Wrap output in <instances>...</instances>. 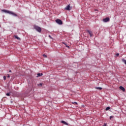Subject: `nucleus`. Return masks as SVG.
Instances as JSON below:
<instances>
[{
  "label": "nucleus",
  "mask_w": 126,
  "mask_h": 126,
  "mask_svg": "<svg viewBox=\"0 0 126 126\" xmlns=\"http://www.w3.org/2000/svg\"><path fill=\"white\" fill-rule=\"evenodd\" d=\"M2 11L3 12H4L5 13H8V14H10V15H12L13 16H15V17H17L18 15L15 13L11 11H9L5 9L2 10Z\"/></svg>",
  "instance_id": "f257e3e1"
},
{
  "label": "nucleus",
  "mask_w": 126,
  "mask_h": 126,
  "mask_svg": "<svg viewBox=\"0 0 126 126\" xmlns=\"http://www.w3.org/2000/svg\"><path fill=\"white\" fill-rule=\"evenodd\" d=\"M34 29H35L36 31H37L39 33H41V32H42V29L41 28V27L38 26H34Z\"/></svg>",
  "instance_id": "f03ea898"
},
{
  "label": "nucleus",
  "mask_w": 126,
  "mask_h": 126,
  "mask_svg": "<svg viewBox=\"0 0 126 126\" xmlns=\"http://www.w3.org/2000/svg\"><path fill=\"white\" fill-rule=\"evenodd\" d=\"M55 21L56 23H57V24H59V25H62L63 24V21H62V20L57 19Z\"/></svg>",
  "instance_id": "7ed1b4c3"
},
{
  "label": "nucleus",
  "mask_w": 126,
  "mask_h": 126,
  "mask_svg": "<svg viewBox=\"0 0 126 126\" xmlns=\"http://www.w3.org/2000/svg\"><path fill=\"white\" fill-rule=\"evenodd\" d=\"M103 22H109L110 21V18L107 17L103 19Z\"/></svg>",
  "instance_id": "20e7f679"
},
{
  "label": "nucleus",
  "mask_w": 126,
  "mask_h": 126,
  "mask_svg": "<svg viewBox=\"0 0 126 126\" xmlns=\"http://www.w3.org/2000/svg\"><path fill=\"white\" fill-rule=\"evenodd\" d=\"M87 32H88L89 34H90V37H92L93 36V33L91 32V31L87 30Z\"/></svg>",
  "instance_id": "39448f33"
},
{
  "label": "nucleus",
  "mask_w": 126,
  "mask_h": 126,
  "mask_svg": "<svg viewBox=\"0 0 126 126\" xmlns=\"http://www.w3.org/2000/svg\"><path fill=\"white\" fill-rule=\"evenodd\" d=\"M65 9H66V10H70V9H71L70 8V5L69 4L67 5L66 7L65 8Z\"/></svg>",
  "instance_id": "423d86ee"
},
{
  "label": "nucleus",
  "mask_w": 126,
  "mask_h": 126,
  "mask_svg": "<svg viewBox=\"0 0 126 126\" xmlns=\"http://www.w3.org/2000/svg\"><path fill=\"white\" fill-rule=\"evenodd\" d=\"M120 89H121V90H122V91H123V92H125V91H126V89H125V88L123 86H120L119 87Z\"/></svg>",
  "instance_id": "0eeeda50"
},
{
  "label": "nucleus",
  "mask_w": 126,
  "mask_h": 126,
  "mask_svg": "<svg viewBox=\"0 0 126 126\" xmlns=\"http://www.w3.org/2000/svg\"><path fill=\"white\" fill-rule=\"evenodd\" d=\"M62 124H63L64 125H65L66 126H68V123L65 122L64 121H61Z\"/></svg>",
  "instance_id": "6e6552de"
},
{
  "label": "nucleus",
  "mask_w": 126,
  "mask_h": 126,
  "mask_svg": "<svg viewBox=\"0 0 126 126\" xmlns=\"http://www.w3.org/2000/svg\"><path fill=\"white\" fill-rule=\"evenodd\" d=\"M14 38H15V39H17V40H18L19 41H20L21 40L20 37H19L18 36H17V35H14Z\"/></svg>",
  "instance_id": "1a4fd4ad"
},
{
  "label": "nucleus",
  "mask_w": 126,
  "mask_h": 126,
  "mask_svg": "<svg viewBox=\"0 0 126 126\" xmlns=\"http://www.w3.org/2000/svg\"><path fill=\"white\" fill-rule=\"evenodd\" d=\"M42 75H43V73H37V77H39L40 76H42Z\"/></svg>",
  "instance_id": "9d476101"
},
{
  "label": "nucleus",
  "mask_w": 126,
  "mask_h": 126,
  "mask_svg": "<svg viewBox=\"0 0 126 126\" xmlns=\"http://www.w3.org/2000/svg\"><path fill=\"white\" fill-rule=\"evenodd\" d=\"M95 89H98L99 90H102V88L101 87H95Z\"/></svg>",
  "instance_id": "9b49d317"
},
{
  "label": "nucleus",
  "mask_w": 126,
  "mask_h": 126,
  "mask_svg": "<svg viewBox=\"0 0 126 126\" xmlns=\"http://www.w3.org/2000/svg\"><path fill=\"white\" fill-rule=\"evenodd\" d=\"M110 109H111V107H107L106 108L105 110L106 111H109V110H110Z\"/></svg>",
  "instance_id": "f8f14e48"
},
{
  "label": "nucleus",
  "mask_w": 126,
  "mask_h": 126,
  "mask_svg": "<svg viewBox=\"0 0 126 126\" xmlns=\"http://www.w3.org/2000/svg\"><path fill=\"white\" fill-rule=\"evenodd\" d=\"M6 96H10V93H8L6 94Z\"/></svg>",
  "instance_id": "ddd939ff"
},
{
  "label": "nucleus",
  "mask_w": 126,
  "mask_h": 126,
  "mask_svg": "<svg viewBox=\"0 0 126 126\" xmlns=\"http://www.w3.org/2000/svg\"><path fill=\"white\" fill-rule=\"evenodd\" d=\"M3 78L4 80H5L6 79V77L5 76H4L3 77Z\"/></svg>",
  "instance_id": "4468645a"
},
{
  "label": "nucleus",
  "mask_w": 126,
  "mask_h": 126,
  "mask_svg": "<svg viewBox=\"0 0 126 126\" xmlns=\"http://www.w3.org/2000/svg\"><path fill=\"white\" fill-rule=\"evenodd\" d=\"M43 57H44V58H47V55H46V54H43Z\"/></svg>",
  "instance_id": "2eb2a0df"
},
{
  "label": "nucleus",
  "mask_w": 126,
  "mask_h": 126,
  "mask_svg": "<svg viewBox=\"0 0 126 126\" xmlns=\"http://www.w3.org/2000/svg\"><path fill=\"white\" fill-rule=\"evenodd\" d=\"M48 37H49V38H50V39H53V37H52V36H51V35H48Z\"/></svg>",
  "instance_id": "dca6fc26"
},
{
  "label": "nucleus",
  "mask_w": 126,
  "mask_h": 126,
  "mask_svg": "<svg viewBox=\"0 0 126 126\" xmlns=\"http://www.w3.org/2000/svg\"><path fill=\"white\" fill-rule=\"evenodd\" d=\"M114 118V116H110V120H112Z\"/></svg>",
  "instance_id": "f3484780"
},
{
  "label": "nucleus",
  "mask_w": 126,
  "mask_h": 126,
  "mask_svg": "<svg viewBox=\"0 0 126 126\" xmlns=\"http://www.w3.org/2000/svg\"><path fill=\"white\" fill-rule=\"evenodd\" d=\"M38 86H42V85H43V84L42 83H40L39 85H38Z\"/></svg>",
  "instance_id": "a211bd4d"
},
{
  "label": "nucleus",
  "mask_w": 126,
  "mask_h": 126,
  "mask_svg": "<svg viewBox=\"0 0 126 126\" xmlns=\"http://www.w3.org/2000/svg\"><path fill=\"white\" fill-rule=\"evenodd\" d=\"M65 46L67 47V48H69V46L68 45H67L66 44H65Z\"/></svg>",
  "instance_id": "6ab92c4d"
},
{
  "label": "nucleus",
  "mask_w": 126,
  "mask_h": 126,
  "mask_svg": "<svg viewBox=\"0 0 126 126\" xmlns=\"http://www.w3.org/2000/svg\"><path fill=\"white\" fill-rule=\"evenodd\" d=\"M7 77L8 78H9L10 77V76L9 75V74H8V75H7Z\"/></svg>",
  "instance_id": "aec40b11"
},
{
  "label": "nucleus",
  "mask_w": 126,
  "mask_h": 126,
  "mask_svg": "<svg viewBox=\"0 0 126 126\" xmlns=\"http://www.w3.org/2000/svg\"><path fill=\"white\" fill-rule=\"evenodd\" d=\"M72 104H76L77 105V103L76 102H72Z\"/></svg>",
  "instance_id": "412c9836"
},
{
  "label": "nucleus",
  "mask_w": 126,
  "mask_h": 126,
  "mask_svg": "<svg viewBox=\"0 0 126 126\" xmlns=\"http://www.w3.org/2000/svg\"><path fill=\"white\" fill-rule=\"evenodd\" d=\"M119 55H120V54H119V53H117V54H116V56H119Z\"/></svg>",
  "instance_id": "4be33fe9"
},
{
  "label": "nucleus",
  "mask_w": 126,
  "mask_h": 126,
  "mask_svg": "<svg viewBox=\"0 0 126 126\" xmlns=\"http://www.w3.org/2000/svg\"><path fill=\"white\" fill-rule=\"evenodd\" d=\"M103 126H107V125L106 124H104Z\"/></svg>",
  "instance_id": "5701e85b"
},
{
  "label": "nucleus",
  "mask_w": 126,
  "mask_h": 126,
  "mask_svg": "<svg viewBox=\"0 0 126 126\" xmlns=\"http://www.w3.org/2000/svg\"><path fill=\"white\" fill-rule=\"evenodd\" d=\"M9 72H11V70H9Z\"/></svg>",
  "instance_id": "b1692460"
}]
</instances>
